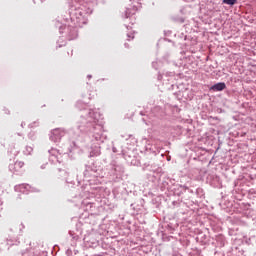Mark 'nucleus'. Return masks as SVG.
<instances>
[{
	"instance_id": "obj_2",
	"label": "nucleus",
	"mask_w": 256,
	"mask_h": 256,
	"mask_svg": "<svg viewBox=\"0 0 256 256\" xmlns=\"http://www.w3.org/2000/svg\"><path fill=\"white\" fill-rule=\"evenodd\" d=\"M223 3L225 5H235V3H237V0H223Z\"/></svg>"
},
{
	"instance_id": "obj_1",
	"label": "nucleus",
	"mask_w": 256,
	"mask_h": 256,
	"mask_svg": "<svg viewBox=\"0 0 256 256\" xmlns=\"http://www.w3.org/2000/svg\"><path fill=\"white\" fill-rule=\"evenodd\" d=\"M227 88L225 82H219L210 87V91H224Z\"/></svg>"
}]
</instances>
